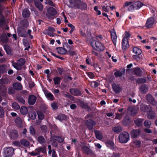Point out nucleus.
Listing matches in <instances>:
<instances>
[{"instance_id":"nucleus-63","label":"nucleus","mask_w":157,"mask_h":157,"mask_svg":"<svg viewBox=\"0 0 157 157\" xmlns=\"http://www.w3.org/2000/svg\"><path fill=\"white\" fill-rule=\"evenodd\" d=\"M123 113H117L116 116V118L117 119H120L123 115Z\"/></svg>"},{"instance_id":"nucleus-45","label":"nucleus","mask_w":157,"mask_h":157,"mask_svg":"<svg viewBox=\"0 0 157 157\" xmlns=\"http://www.w3.org/2000/svg\"><path fill=\"white\" fill-rule=\"evenodd\" d=\"M43 33L45 34H47L48 35L50 36H54L53 33V32H52L51 31L50 32L49 31H48V30H44Z\"/></svg>"},{"instance_id":"nucleus-2","label":"nucleus","mask_w":157,"mask_h":157,"mask_svg":"<svg viewBox=\"0 0 157 157\" xmlns=\"http://www.w3.org/2000/svg\"><path fill=\"white\" fill-rule=\"evenodd\" d=\"M91 44L94 48L99 52L102 51L105 49L104 45L99 41H94L92 42Z\"/></svg>"},{"instance_id":"nucleus-60","label":"nucleus","mask_w":157,"mask_h":157,"mask_svg":"<svg viewBox=\"0 0 157 157\" xmlns=\"http://www.w3.org/2000/svg\"><path fill=\"white\" fill-rule=\"evenodd\" d=\"M88 76L90 78H94V75L93 73L89 72L87 73Z\"/></svg>"},{"instance_id":"nucleus-11","label":"nucleus","mask_w":157,"mask_h":157,"mask_svg":"<svg viewBox=\"0 0 157 157\" xmlns=\"http://www.w3.org/2000/svg\"><path fill=\"white\" fill-rule=\"evenodd\" d=\"M139 89L141 93L144 94L147 92L148 90V87L147 85L143 84L139 86Z\"/></svg>"},{"instance_id":"nucleus-28","label":"nucleus","mask_w":157,"mask_h":157,"mask_svg":"<svg viewBox=\"0 0 157 157\" xmlns=\"http://www.w3.org/2000/svg\"><path fill=\"white\" fill-rule=\"evenodd\" d=\"M132 52L133 53L137 55H140L142 52L141 50L136 47H134L133 48Z\"/></svg>"},{"instance_id":"nucleus-17","label":"nucleus","mask_w":157,"mask_h":157,"mask_svg":"<svg viewBox=\"0 0 157 157\" xmlns=\"http://www.w3.org/2000/svg\"><path fill=\"white\" fill-rule=\"evenodd\" d=\"M109 147L113 151H116L117 148L115 145L113 141L110 140H109Z\"/></svg>"},{"instance_id":"nucleus-14","label":"nucleus","mask_w":157,"mask_h":157,"mask_svg":"<svg viewBox=\"0 0 157 157\" xmlns=\"http://www.w3.org/2000/svg\"><path fill=\"white\" fill-rule=\"evenodd\" d=\"M122 49L126 50L129 47V43L128 40L123 39L121 43Z\"/></svg>"},{"instance_id":"nucleus-62","label":"nucleus","mask_w":157,"mask_h":157,"mask_svg":"<svg viewBox=\"0 0 157 157\" xmlns=\"http://www.w3.org/2000/svg\"><path fill=\"white\" fill-rule=\"evenodd\" d=\"M144 131L147 133L149 134H151L152 132V130L148 128H145L144 129Z\"/></svg>"},{"instance_id":"nucleus-50","label":"nucleus","mask_w":157,"mask_h":157,"mask_svg":"<svg viewBox=\"0 0 157 157\" xmlns=\"http://www.w3.org/2000/svg\"><path fill=\"white\" fill-rule=\"evenodd\" d=\"M12 107L16 109H19L20 108V106L19 105L16 103H13L12 104Z\"/></svg>"},{"instance_id":"nucleus-57","label":"nucleus","mask_w":157,"mask_h":157,"mask_svg":"<svg viewBox=\"0 0 157 157\" xmlns=\"http://www.w3.org/2000/svg\"><path fill=\"white\" fill-rule=\"evenodd\" d=\"M139 55H133L132 56V57L134 59L136 60V61H139L140 59V58L139 56Z\"/></svg>"},{"instance_id":"nucleus-34","label":"nucleus","mask_w":157,"mask_h":157,"mask_svg":"<svg viewBox=\"0 0 157 157\" xmlns=\"http://www.w3.org/2000/svg\"><path fill=\"white\" fill-rule=\"evenodd\" d=\"M146 79L144 78H140L136 79V82L138 84L145 83L146 82Z\"/></svg>"},{"instance_id":"nucleus-42","label":"nucleus","mask_w":157,"mask_h":157,"mask_svg":"<svg viewBox=\"0 0 157 157\" xmlns=\"http://www.w3.org/2000/svg\"><path fill=\"white\" fill-rule=\"evenodd\" d=\"M124 36L123 37V39L128 40V38H129L131 36V34L128 32L125 31L124 32Z\"/></svg>"},{"instance_id":"nucleus-31","label":"nucleus","mask_w":157,"mask_h":157,"mask_svg":"<svg viewBox=\"0 0 157 157\" xmlns=\"http://www.w3.org/2000/svg\"><path fill=\"white\" fill-rule=\"evenodd\" d=\"M15 122L17 127H21L22 126V121L20 117L17 118L15 120Z\"/></svg>"},{"instance_id":"nucleus-40","label":"nucleus","mask_w":157,"mask_h":157,"mask_svg":"<svg viewBox=\"0 0 157 157\" xmlns=\"http://www.w3.org/2000/svg\"><path fill=\"white\" fill-rule=\"evenodd\" d=\"M36 151H37L38 152V154L41 152L44 153L46 151L45 148L44 147H40L37 149H36Z\"/></svg>"},{"instance_id":"nucleus-22","label":"nucleus","mask_w":157,"mask_h":157,"mask_svg":"<svg viewBox=\"0 0 157 157\" xmlns=\"http://www.w3.org/2000/svg\"><path fill=\"white\" fill-rule=\"evenodd\" d=\"M13 88L16 90H21L22 89V86L20 83L16 82L13 84Z\"/></svg>"},{"instance_id":"nucleus-6","label":"nucleus","mask_w":157,"mask_h":157,"mask_svg":"<svg viewBox=\"0 0 157 157\" xmlns=\"http://www.w3.org/2000/svg\"><path fill=\"white\" fill-rule=\"evenodd\" d=\"M141 132L139 129H133L131 131V137L132 139L138 138L139 137Z\"/></svg>"},{"instance_id":"nucleus-20","label":"nucleus","mask_w":157,"mask_h":157,"mask_svg":"<svg viewBox=\"0 0 157 157\" xmlns=\"http://www.w3.org/2000/svg\"><path fill=\"white\" fill-rule=\"evenodd\" d=\"M141 110L142 111L148 113L151 110V109L149 105H143L141 107Z\"/></svg>"},{"instance_id":"nucleus-29","label":"nucleus","mask_w":157,"mask_h":157,"mask_svg":"<svg viewBox=\"0 0 157 157\" xmlns=\"http://www.w3.org/2000/svg\"><path fill=\"white\" fill-rule=\"evenodd\" d=\"M108 1H105L103 4L102 8V10L106 12H107L108 11Z\"/></svg>"},{"instance_id":"nucleus-26","label":"nucleus","mask_w":157,"mask_h":157,"mask_svg":"<svg viewBox=\"0 0 157 157\" xmlns=\"http://www.w3.org/2000/svg\"><path fill=\"white\" fill-rule=\"evenodd\" d=\"M147 114L148 118L150 119H154L155 117V113L152 110L147 113Z\"/></svg>"},{"instance_id":"nucleus-12","label":"nucleus","mask_w":157,"mask_h":157,"mask_svg":"<svg viewBox=\"0 0 157 157\" xmlns=\"http://www.w3.org/2000/svg\"><path fill=\"white\" fill-rule=\"evenodd\" d=\"M125 74V69L124 68H121V71H118L115 72L114 75L116 77H120L122 75H124Z\"/></svg>"},{"instance_id":"nucleus-61","label":"nucleus","mask_w":157,"mask_h":157,"mask_svg":"<svg viewBox=\"0 0 157 157\" xmlns=\"http://www.w3.org/2000/svg\"><path fill=\"white\" fill-rule=\"evenodd\" d=\"M46 3L51 6H54L53 2L50 0H46Z\"/></svg>"},{"instance_id":"nucleus-44","label":"nucleus","mask_w":157,"mask_h":157,"mask_svg":"<svg viewBox=\"0 0 157 157\" xmlns=\"http://www.w3.org/2000/svg\"><path fill=\"white\" fill-rule=\"evenodd\" d=\"M58 118L60 121H62L66 119L67 117L64 115H60L58 116Z\"/></svg>"},{"instance_id":"nucleus-10","label":"nucleus","mask_w":157,"mask_h":157,"mask_svg":"<svg viewBox=\"0 0 157 157\" xmlns=\"http://www.w3.org/2000/svg\"><path fill=\"white\" fill-rule=\"evenodd\" d=\"M112 87L113 90L116 93H119L121 92L122 90V88L120 85L115 83H113L112 85Z\"/></svg>"},{"instance_id":"nucleus-41","label":"nucleus","mask_w":157,"mask_h":157,"mask_svg":"<svg viewBox=\"0 0 157 157\" xmlns=\"http://www.w3.org/2000/svg\"><path fill=\"white\" fill-rule=\"evenodd\" d=\"M21 144L25 146H28L29 145V143L25 140L23 139L21 140Z\"/></svg>"},{"instance_id":"nucleus-15","label":"nucleus","mask_w":157,"mask_h":157,"mask_svg":"<svg viewBox=\"0 0 157 157\" xmlns=\"http://www.w3.org/2000/svg\"><path fill=\"white\" fill-rule=\"evenodd\" d=\"M36 99V98L34 95H31L29 97V105H33L35 102Z\"/></svg>"},{"instance_id":"nucleus-33","label":"nucleus","mask_w":157,"mask_h":157,"mask_svg":"<svg viewBox=\"0 0 157 157\" xmlns=\"http://www.w3.org/2000/svg\"><path fill=\"white\" fill-rule=\"evenodd\" d=\"M20 111L21 113L24 115L27 114L28 111L27 108L24 106L21 108Z\"/></svg>"},{"instance_id":"nucleus-23","label":"nucleus","mask_w":157,"mask_h":157,"mask_svg":"<svg viewBox=\"0 0 157 157\" xmlns=\"http://www.w3.org/2000/svg\"><path fill=\"white\" fill-rule=\"evenodd\" d=\"M56 50L57 52L60 54H66L67 52V50L62 47L58 48Z\"/></svg>"},{"instance_id":"nucleus-64","label":"nucleus","mask_w":157,"mask_h":157,"mask_svg":"<svg viewBox=\"0 0 157 157\" xmlns=\"http://www.w3.org/2000/svg\"><path fill=\"white\" fill-rule=\"evenodd\" d=\"M91 85H92L94 87H95L98 86V83L96 81H94L91 82Z\"/></svg>"},{"instance_id":"nucleus-4","label":"nucleus","mask_w":157,"mask_h":157,"mask_svg":"<svg viewBox=\"0 0 157 157\" xmlns=\"http://www.w3.org/2000/svg\"><path fill=\"white\" fill-rule=\"evenodd\" d=\"M47 17L50 20L53 19L54 18V16L56 14V10L52 7L48 8L47 10Z\"/></svg>"},{"instance_id":"nucleus-38","label":"nucleus","mask_w":157,"mask_h":157,"mask_svg":"<svg viewBox=\"0 0 157 157\" xmlns=\"http://www.w3.org/2000/svg\"><path fill=\"white\" fill-rule=\"evenodd\" d=\"M82 148L84 152L86 154H88L89 153L90 151L89 148L88 146L85 145L82 146Z\"/></svg>"},{"instance_id":"nucleus-7","label":"nucleus","mask_w":157,"mask_h":157,"mask_svg":"<svg viewBox=\"0 0 157 157\" xmlns=\"http://www.w3.org/2000/svg\"><path fill=\"white\" fill-rule=\"evenodd\" d=\"M4 157H9L12 156L13 154L14 150L13 148L8 147L4 148Z\"/></svg>"},{"instance_id":"nucleus-46","label":"nucleus","mask_w":157,"mask_h":157,"mask_svg":"<svg viewBox=\"0 0 157 157\" xmlns=\"http://www.w3.org/2000/svg\"><path fill=\"white\" fill-rule=\"evenodd\" d=\"M133 143L136 146H138V147H140L141 144V141L138 140H136L134 141Z\"/></svg>"},{"instance_id":"nucleus-3","label":"nucleus","mask_w":157,"mask_h":157,"mask_svg":"<svg viewBox=\"0 0 157 157\" xmlns=\"http://www.w3.org/2000/svg\"><path fill=\"white\" fill-rule=\"evenodd\" d=\"M144 4L140 1H136L129 6L128 8V10L130 11L133 10H138Z\"/></svg>"},{"instance_id":"nucleus-37","label":"nucleus","mask_w":157,"mask_h":157,"mask_svg":"<svg viewBox=\"0 0 157 157\" xmlns=\"http://www.w3.org/2000/svg\"><path fill=\"white\" fill-rule=\"evenodd\" d=\"M12 64L13 66L17 70H19L21 68V66L19 64H18L17 62V63H13Z\"/></svg>"},{"instance_id":"nucleus-25","label":"nucleus","mask_w":157,"mask_h":157,"mask_svg":"<svg viewBox=\"0 0 157 157\" xmlns=\"http://www.w3.org/2000/svg\"><path fill=\"white\" fill-rule=\"evenodd\" d=\"M71 93L75 96H78L80 94V91L77 89H71L70 90Z\"/></svg>"},{"instance_id":"nucleus-43","label":"nucleus","mask_w":157,"mask_h":157,"mask_svg":"<svg viewBox=\"0 0 157 157\" xmlns=\"http://www.w3.org/2000/svg\"><path fill=\"white\" fill-rule=\"evenodd\" d=\"M29 115L30 117L32 119H34L36 117V114L34 112H32L29 113Z\"/></svg>"},{"instance_id":"nucleus-58","label":"nucleus","mask_w":157,"mask_h":157,"mask_svg":"<svg viewBox=\"0 0 157 157\" xmlns=\"http://www.w3.org/2000/svg\"><path fill=\"white\" fill-rule=\"evenodd\" d=\"M18 101L22 104H24L25 103V100L22 97H19L18 98Z\"/></svg>"},{"instance_id":"nucleus-1","label":"nucleus","mask_w":157,"mask_h":157,"mask_svg":"<svg viewBox=\"0 0 157 157\" xmlns=\"http://www.w3.org/2000/svg\"><path fill=\"white\" fill-rule=\"evenodd\" d=\"M119 142L121 143H126L130 139V135L127 132L121 133L118 136Z\"/></svg>"},{"instance_id":"nucleus-52","label":"nucleus","mask_w":157,"mask_h":157,"mask_svg":"<svg viewBox=\"0 0 157 157\" xmlns=\"http://www.w3.org/2000/svg\"><path fill=\"white\" fill-rule=\"evenodd\" d=\"M153 97L151 94H147L146 95V100L147 101L149 102L152 99Z\"/></svg>"},{"instance_id":"nucleus-19","label":"nucleus","mask_w":157,"mask_h":157,"mask_svg":"<svg viewBox=\"0 0 157 157\" xmlns=\"http://www.w3.org/2000/svg\"><path fill=\"white\" fill-rule=\"evenodd\" d=\"M123 124L125 126H127L129 125L131 123L130 119L127 117H125L122 120Z\"/></svg>"},{"instance_id":"nucleus-36","label":"nucleus","mask_w":157,"mask_h":157,"mask_svg":"<svg viewBox=\"0 0 157 157\" xmlns=\"http://www.w3.org/2000/svg\"><path fill=\"white\" fill-rule=\"evenodd\" d=\"M128 110L130 112L131 115L132 116H135L136 114L135 109L132 107H129Z\"/></svg>"},{"instance_id":"nucleus-49","label":"nucleus","mask_w":157,"mask_h":157,"mask_svg":"<svg viewBox=\"0 0 157 157\" xmlns=\"http://www.w3.org/2000/svg\"><path fill=\"white\" fill-rule=\"evenodd\" d=\"M17 63L19 64L21 67L25 63V62L24 60L23 59H20L17 61Z\"/></svg>"},{"instance_id":"nucleus-47","label":"nucleus","mask_w":157,"mask_h":157,"mask_svg":"<svg viewBox=\"0 0 157 157\" xmlns=\"http://www.w3.org/2000/svg\"><path fill=\"white\" fill-rule=\"evenodd\" d=\"M38 141L41 144H42L44 143L45 140L43 136H39L38 138Z\"/></svg>"},{"instance_id":"nucleus-16","label":"nucleus","mask_w":157,"mask_h":157,"mask_svg":"<svg viewBox=\"0 0 157 157\" xmlns=\"http://www.w3.org/2000/svg\"><path fill=\"white\" fill-rule=\"evenodd\" d=\"M86 124L88 128L91 129L93 126L95 124V123L92 120L90 119L86 121Z\"/></svg>"},{"instance_id":"nucleus-5","label":"nucleus","mask_w":157,"mask_h":157,"mask_svg":"<svg viewBox=\"0 0 157 157\" xmlns=\"http://www.w3.org/2000/svg\"><path fill=\"white\" fill-rule=\"evenodd\" d=\"M74 6L75 7V8L85 10L86 8V5L85 3L82 2L80 0H77L76 1L75 5H74Z\"/></svg>"},{"instance_id":"nucleus-13","label":"nucleus","mask_w":157,"mask_h":157,"mask_svg":"<svg viewBox=\"0 0 157 157\" xmlns=\"http://www.w3.org/2000/svg\"><path fill=\"white\" fill-rule=\"evenodd\" d=\"M134 75L137 76L141 77L142 75L143 72L139 67H136L133 68V71Z\"/></svg>"},{"instance_id":"nucleus-24","label":"nucleus","mask_w":157,"mask_h":157,"mask_svg":"<svg viewBox=\"0 0 157 157\" xmlns=\"http://www.w3.org/2000/svg\"><path fill=\"white\" fill-rule=\"evenodd\" d=\"M10 137L11 139H16L18 136V135L17 131L14 130L10 133Z\"/></svg>"},{"instance_id":"nucleus-54","label":"nucleus","mask_w":157,"mask_h":157,"mask_svg":"<svg viewBox=\"0 0 157 157\" xmlns=\"http://www.w3.org/2000/svg\"><path fill=\"white\" fill-rule=\"evenodd\" d=\"M37 114L39 119L42 120L44 116L42 113L40 112H37Z\"/></svg>"},{"instance_id":"nucleus-48","label":"nucleus","mask_w":157,"mask_h":157,"mask_svg":"<svg viewBox=\"0 0 157 157\" xmlns=\"http://www.w3.org/2000/svg\"><path fill=\"white\" fill-rule=\"evenodd\" d=\"M144 126L147 128H149L150 127L151 123L148 121H145L144 123Z\"/></svg>"},{"instance_id":"nucleus-27","label":"nucleus","mask_w":157,"mask_h":157,"mask_svg":"<svg viewBox=\"0 0 157 157\" xmlns=\"http://www.w3.org/2000/svg\"><path fill=\"white\" fill-rule=\"evenodd\" d=\"M30 12L28 9H25L23 10L22 12V15L24 17H27L29 16Z\"/></svg>"},{"instance_id":"nucleus-18","label":"nucleus","mask_w":157,"mask_h":157,"mask_svg":"<svg viewBox=\"0 0 157 157\" xmlns=\"http://www.w3.org/2000/svg\"><path fill=\"white\" fill-rule=\"evenodd\" d=\"M144 119H143L138 118L134 121L135 124L138 127L141 126L143 125Z\"/></svg>"},{"instance_id":"nucleus-21","label":"nucleus","mask_w":157,"mask_h":157,"mask_svg":"<svg viewBox=\"0 0 157 157\" xmlns=\"http://www.w3.org/2000/svg\"><path fill=\"white\" fill-rule=\"evenodd\" d=\"M44 93L45 96L48 99L51 100H53L54 99V97L51 93L47 91H45L44 92Z\"/></svg>"},{"instance_id":"nucleus-59","label":"nucleus","mask_w":157,"mask_h":157,"mask_svg":"<svg viewBox=\"0 0 157 157\" xmlns=\"http://www.w3.org/2000/svg\"><path fill=\"white\" fill-rule=\"evenodd\" d=\"M30 132L32 134H34L35 133V130L31 126L29 128Z\"/></svg>"},{"instance_id":"nucleus-55","label":"nucleus","mask_w":157,"mask_h":157,"mask_svg":"<svg viewBox=\"0 0 157 157\" xmlns=\"http://www.w3.org/2000/svg\"><path fill=\"white\" fill-rule=\"evenodd\" d=\"M4 111L2 107H0V118L2 117L4 115Z\"/></svg>"},{"instance_id":"nucleus-35","label":"nucleus","mask_w":157,"mask_h":157,"mask_svg":"<svg viewBox=\"0 0 157 157\" xmlns=\"http://www.w3.org/2000/svg\"><path fill=\"white\" fill-rule=\"evenodd\" d=\"M112 130L115 132L119 133L122 131V128L121 126H118L113 127Z\"/></svg>"},{"instance_id":"nucleus-30","label":"nucleus","mask_w":157,"mask_h":157,"mask_svg":"<svg viewBox=\"0 0 157 157\" xmlns=\"http://www.w3.org/2000/svg\"><path fill=\"white\" fill-rule=\"evenodd\" d=\"M36 7L40 11H42L43 9V6L42 4L40 2H35Z\"/></svg>"},{"instance_id":"nucleus-51","label":"nucleus","mask_w":157,"mask_h":157,"mask_svg":"<svg viewBox=\"0 0 157 157\" xmlns=\"http://www.w3.org/2000/svg\"><path fill=\"white\" fill-rule=\"evenodd\" d=\"M53 80L55 84H57L60 82V78L57 77H56L54 78Z\"/></svg>"},{"instance_id":"nucleus-53","label":"nucleus","mask_w":157,"mask_h":157,"mask_svg":"<svg viewBox=\"0 0 157 157\" xmlns=\"http://www.w3.org/2000/svg\"><path fill=\"white\" fill-rule=\"evenodd\" d=\"M150 103L153 105H157V102L153 98L149 102Z\"/></svg>"},{"instance_id":"nucleus-8","label":"nucleus","mask_w":157,"mask_h":157,"mask_svg":"<svg viewBox=\"0 0 157 157\" xmlns=\"http://www.w3.org/2000/svg\"><path fill=\"white\" fill-rule=\"evenodd\" d=\"M155 20L153 17L149 18L147 20L145 26L148 29L151 28L153 27L154 24Z\"/></svg>"},{"instance_id":"nucleus-9","label":"nucleus","mask_w":157,"mask_h":157,"mask_svg":"<svg viewBox=\"0 0 157 157\" xmlns=\"http://www.w3.org/2000/svg\"><path fill=\"white\" fill-rule=\"evenodd\" d=\"M109 32L110 34L111 40L113 44L116 46L117 40V36L115 30L113 28Z\"/></svg>"},{"instance_id":"nucleus-56","label":"nucleus","mask_w":157,"mask_h":157,"mask_svg":"<svg viewBox=\"0 0 157 157\" xmlns=\"http://www.w3.org/2000/svg\"><path fill=\"white\" fill-rule=\"evenodd\" d=\"M51 106L52 108L54 109H56L58 108V106L56 103L54 102L51 103Z\"/></svg>"},{"instance_id":"nucleus-39","label":"nucleus","mask_w":157,"mask_h":157,"mask_svg":"<svg viewBox=\"0 0 157 157\" xmlns=\"http://www.w3.org/2000/svg\"><path fill=\"white\" fill-rule=\"evenodd\" d=\"M53 139L59 142H62L64 140V138L60 136H54Z\"/></svg>"},{"instance_id":"nucleus-32","label":"nucleus","mask_w":157,"mask_h":157,"mask_svg":"<svg viewBox=\"0 0 157 157\" xmlns=\"http://www.w3.org/2000/svg\"><path fill=\"white\" fill-rule=\"evenodd\" d=\"M95 134L97 138L99 140H101L102 137V136L101 132L98 131H95Z\"/></svg>"}]
</instances>
